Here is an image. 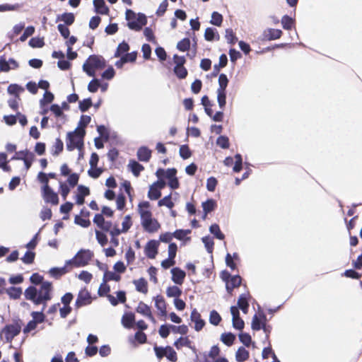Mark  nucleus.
<instances>
[{
    "label": "nucleus",
    "instance_id": "obj_14",
    "mask_svg": "<svg viewBox=\"0 0 362 362\" xmlns=\"http://www.w3.org/2000/svg\"><path fill=\"white\" fill-rule=\"evenodd\" d=\"M116 297L108 294L106 297L112 306H117L119 303H124L127 300V293L124 290H119L115 292Z\"/></svg>",
    "mask_w": 362,
    "mask_h": 362
},
{
    "label": "nucleus",
    "instance_id": "obj_8",
    "mask_svg": "<svg viewBox=\"0 0 362 362\" xmlns=\"http://www.w3.org/2000/svg\"><path fill=\"white\" fill-rule=\"evenodd\" d=\"M283 32L280 29L267 28L263 31L258 39L261 41H272L281 38Z\"/></svg>",
    "mask_w": 362,
    "mask_h": 362
},
{
    "label": "nucleus",
    "instance_id": "obj_58",
    "mask_svg": "<svg viewBox=\"0 0 362 362\" xmlns=\"http://www.w3.org/2000/svg\"><path fill=\"white\" fill-rule=\"evenodd\" d=\"M216 145L223 149H228L230 147L228 137L226 135H219L216 139Z\"/></svg>",
    "mask_w": 362,
    "mask_h": 362
},
{
    "label": "nucleus",
    "instance_id": "obj_47",
    "mask_svg": "<svg viewBox=\"0 0 362 362\" xmlns=\"http://www.w3.org/2000/svg\"><path fill=\"white\" fill-rule=\"evenodd\" d=\"M173 72L179 79H185L188 74V71L184 66H175Z\"/></svg>",
    "mask_w": 362,
    "mask_h": 362
},
{
    "label": "nucleus",
    "instance_id": "obj_19",
    "mask_svg": "<svg viewBox=\"0 0 362 362\" xmlns=\"http://www.w3.org/2000/svg\"><path fill=\"white\" fill-rule=\"evenodd\" d=\"M227 90L226 88H218L216 90V99L218 107L224 110L226 105Z\"/></svg>",
    "mask_w": 362,
    "mask_h": 362
},
{
    "label": "nucleus",
    "instance_id": "obj_27",
    "mask_svg": "<svg viewBox=\"0 0 362 362\" xmlns=\"http://www.w3.org/2000/svg\"><path fill=\"white\" fill-rule=\"evenodd\" d=\"M281 23L284 30H291L295 26L296 20L290 16L285 14L281 18Z\"/></svg>",
    "mask_w": 362,
    "mask_h": 362
},
{
    "label": "nucleus",
    "instance_id": "obj_46",
    "mask_svg": "<svg viewBox=\"0 0 362 362\" xmlns=\"http://www.w3.org/2000/svg\"><path fill=\"white\" fill-rule=\"evenodd\" d=\"M190 45V39L185 37L177 42L176 48L180 52H186L189 49Z\"/></svg>",
    "mask_w": 362,
    "mask_h": 362
},
{
    "label": "nucleus",
    "instance_id": "obj_62",
    "mask_svg": "<svg viewBox=\"0 0 362 362\" xmlns=\"http://www.w3.org/2000/svg\"><path fill=\"white\" fill-rule=\"evenodd\" d=\"M107 281H103L100 284L98 290V295L100 297L107 296L110 292V286L107 284Z\"/></svg>",
    "mask_w": 362,
    "mask_h": 362
},
{
    "label": "nucleus",
    "instance_id": "obj_38",
    "mask_svg": "<svg viewBox=\"0 0 362 362\" xmlns=\"http://www.w3.org/2000/svg\"><path fill=\"white\" fill-rule=\"evenodd\" d=\"M202 242L204 243L206 252L211 254V255L214 251V241L213 238L209 235H205L202 238Z\"/></svg>",
    "mask_w": 362,
    "mask_h": 362
},
{
    "label": "nucleus",
    "instance_id": "obj_9",
    "mask_svg": "<svg viewBox=\"0 0 362 362\" xmlns=\"http://www.w3.org/2000/svg\"><path fill=\"white\" fill-rule=\"evenodd\" d=\"M159 243L156 240H148L144 246V254L149 259H154L158 252Z\"/></svg>",
    "mask_w": 362,
    "mask_h": 362
},
{
    "label": "nucleus",
    "instance_id": "obj_15",
    "mask_svg": "<svg viewBox=\"0 0 362 362\" xmlns=\"http://www.w3.org/2000/svg\"><path fill=\"white\" fill-rule=\"evenodd\" d=\"M93 10L97 14L99 15H108L110 8L106 5L105 0H93Z\"/></svg>",
    "mask_w": 362,
    "mask_h": 362
},
{
    "label": "nucleus",
    "instance_id": "obj_31",
    "mask_svg": "<svg viewBox=\"0 0 362 362\" xmlns=\"http://www.w3.org/2000/svg\"><path fill=\"white\" fill-rule=\"evenodd\" d=\"M250 353L245 346H240L235 353V360L238 362H244L249 358Z\"/></svg>",
    "mask_w": 362,
    "mask_h": 362
},
{
    "label": "nucleus",
    "instance_id": "obj_41",
    "mask_svg": "<svg viewBox=\"0 0 362 362\" xmlns=\"http://www.w3.org/2000/svg\"><path fill=\"white\" fill-rule=\"evenodd\" d=\"M192 344V341L189 339L187 336L182 338L180 337L177 339H176L174 343L173 346L177 349H180L182 346L187 347L189 346V344Z\"/></svg>",
    "mask_w": 362,
    "mask_h": 362
},
{
    "label": "nucleus",
    "instance_id": "obj_37",
    "mask_svg": "<svg viewBox=\"0 0 362 362\" xmlns=\"http://www.w3.org/2000/svg\"><path fill=\"white\" fill-rule=\"evenodd\" d=\"M34 250H28L25 252L24 255L21 258V261L25 264H31L34 262L35 258L36 256L35 252Z\"/></svg>",
    "mask_w": 362,
    "mask_h": 362
},
{
    "label": "nucleus",
    "instance_id": "obj_39",
    "mask_svg": "<svg viewBox=\"0 0 362 362\" xmlns=\"http://www.w3.org/2000/svg\"><path fill=\"white\" fill-rule=\"evenodd\" d=\"M42 228H40L39 230L33 235L32 239L25 245V247L28 250H35L37 245H38L39 241L40 240V233L42 230Z\"/></svg>",
    "mask_w": 362,
    "mask_h": 362
},
{
    "label": "nucleus",
    "instance_id": "obj_30",
    "mask_svg": "<svg viewBox=\"0 0 362 362\" xmlns=\"http://www.w3.org/2000/svg\"><path fill=\"white\" fill-rule=\"evenodd\" d=\"M220 339L225 345L230 346L235 341L236 335L231 332H223L221 334Z\"/></svg>",
    "mask_w": 362,
    "mask_h": 362
},
{
    "label": "nucleus",
    "instance_id": "obj_28",
    "mask_svg": "<svg viewBox=\"0 0 362 362\" xmlns=\"http://www.w3.org/2000/svg\"><path fill=\"white\" fill-rule=\"evenodd\" d=\"M133 284L135 285L137 291L142 293L148 292V282L145 278L141 277L139 279L134 280Z\"/></svg>",
    "mask_w": 362,
    "mask_h": 362
},
{
    "label": "nucleus",
    "instance_id": "obj_16",
    "mask_svg": "<svg viewBox=\"0 0 362 362\" xmlns=\"http://www.w3.org/2000/svg\"><path fill=\"white\" fill-rule=\"evenodd\" d=\"M151 150L146 146H141L137 150L136 156L139 161L148 162L151 158Z\"/></svg>",
    "mask_w": 362,
    "mask_h": 362
},
{
    "label": "nucleus",
    "instance_id": "obj_49",
    "mask_svg": "<svg viewBox=\"0 0 362 362\" xmlns=\"http://www.w3.org/2000/svg\"><path fill=\"white\" fill-rule=\"evenodd\" d=\"M30 315L33 317L32 320H35L37 325L43 323L47 320L46 315L43 313V309H41L40 311H33Z\"/></svg>",
    "mask_w": 362,
    "mask_h": 362
},
{
    "label": "nucleus",
    "instance_id": "obj_12",
    "mask_svg": "<svg viewBox=\"0 0 362 362\" xmlns=\"http://www.w3.org/2000/svg\"><path fill=\"white\" fill-rule=\"evenodd\" d=\"M190 320L194 323V328L197 332L201 331L206 325V321L202 318L197 308L192 309L190 314Z\"/></svg>",
    "mask_w": 362,
    "mask_h": 362
},
{
    "label": "nucleus",
    "instance_id": "obj_17",
    "mask_svg": "<svg viewBox=\"0 0 362 362\" xmlns=\"http://www.w3.org/2000/svg\"><path fill=\"white\" fill-rule=\"evenodd\" d=\"M159 181L156 180L152 185L149 186V189L147 194V197L150 200H157L158 199L161 195V190L157 185H158Z\"/></svg>",
    "mask_w": 362,
    "mask_h": 362
},
{
    "label": "nucleus",
    "instance_id": "obj_54",
    "mask_svg": "<svg viewBox=\"0 0 362 362\" xmlns=\"http://www.w3.org/2000/svg\"><path fill=\"white\" fill-rule=\"evenodd\" d=\"M223 17L222 14L218 11H213L211 13V18L209 23L215 26H221L223 23Z\"/></svg>",
    "mask_w": 362,
    "mask_h": 362
},
{
    "label": "nucleus",
    "instance_id": "obj_64",
    "mask_svg": "<svg viewBox=\"0 0 362 362\" xmlns=\"http://www.w3.org/2000/svg\"><path fill=\"white\" fill-rule=\"evenodd\" d=\"M96 130L99 137L101 136L106 141L109 139L110 129L105 124L98 125Z\"/></svg>",
    "mask_w": 362,
    "mask_h": 362
},
{
    "label": "nucleus",
    "instance_id": "obj_40",
    "mask_svg": "<svg viewBox=\"0 0 362 362\" xmlns=\"http://www.w3.org/2000/svg\"><path fill=\"white\" fill-rule=\"evenodd\" d=\"M121 279V274L119 273H116L115 271L111 272L108 269L107 270L105 274H103V281H114L116 282L119 281Z\"/></svg>",
    "mask_w": 362,
    "mask_h": 362
},
{
    "label": "nucleus",
    "instance_id": "obj_44",
    "mask_svg": "<svg viewBox=\"0 0 362 362\" xmlns=\"http://www.w3.org/2000/svg\"><path fill=\"white\" fill-rule=\"evenodd\" d=\"M166 358L170 362H176L177 360V356L176 351L173 348L169 345L164 346Z\"/></svg>",
    "mask_w": 362,
    "mask_h": 362
},
{
    "label": "nucleus",
    "instance_id": "obj_57",
    "mask_svg": "<svg viewBox=\"0 0 362 362\" xmlns=\"http://www.w3.org/2000/svg\"><path fill=\"white\" fill-rule=\"evenodd\" d=\"M74 223L82 228H87L90 226L91 223L88 218H84L81 215H76L74 217Z\"/></svg>",
    "mask_w": 362,
    "mask_h": 362
},
{
    "label": "nucleus",
    "instance_id": "obj_29",
    "mask_svg": "<svg viewBox=\"0 0 362 362\" xmlns=\"http://www.w3.org/2000/svg\"><path fill=\"white\" fill-rule=\"evenodd\" d=\"M209 232L217 240H223L226 238L225 234L221 230L220 226L218 223H212L209 226Z\"/></svg>",
    "mask_w": 362,
    "mask_h": 362
},
{
    "label": "nucleus",
    "instance_id": "obj_26",
    "mask_svg": "<svg viewBox=\"0 0 362 362\" xmlns=\"http://www.w3.org/2000/svg\"><path fill=\"white\" fill-rule=\"evenodd\" d=\"M49 110L57 118L62 120V124L65 123L66 120V115H65L63 110H61L59 105L57 103H52L49 106Z\"/></svg>",
    "mask_w": 362,
    "mask_h": 362
},
{
    "label": "nucleus",
    "instance_id": "obj_24",
    "mask_svg": "<svg viewBox=\"0 0 362 362\" xmlns=\"http://www.w3.org/2000/svg\"><path fill=\"white\" fill-rule=\"evenodd\" d=\"M202 207L205 213H211L217 208V202L213 198H208L206 201L202 202Z\"/></svg>",
    "mask_w": 362,
    "mask_h": 362
},
{
    "label": "nucleus",
    "instance_id": "obj_25",
    "mask_svg": "<svg viewBox=\"0 0 362 362\" xmlns=\"http://www.w3.org/2000/svg\"><path fill=\"white\" fill-rule=\"evenodd\" d=\"M6 293L11 299H19L23 294V289L21 287H16L14 286L6 288Z\"/></svg>",
    "mask_w": 362,
    "mask_h": 362
},
{
    "label": "nucleus",
    "instance_id": "obj_23",
    "mask_svg": "<svg viewBox=\"0 0 362 362\" xmlns=\"http://www.w3.org/2000/svg\"><path fill=\"white\" fill-rule=\"evenodd\" d=\"M24 91V88L18 83H11L7 88V93L10 95L21 100L20 94Z\"/></svg>",
    "mask_w": 362,
    "mask_h": 362
},
{
    "label": "nucleus",
    "instance_id": "obj_6",
    "mask_svg": "<svg viewBox=\"0 0 362 362\" xmlns=\"http://www.w3.org/2000/svg\"><path fill=\"white\" fill-rule=\"evenodd\" d=\"M42 197L45 203L51 204L53 206H56L59 204V198L58 194L54 191V189L49 186L41 187Z\"/></svg>",
    "mask_w": 362,
    "mask_h": 362
},
{
    "label": "nucleus",
    "instance_id": "obj_32",
    "mask_svg": "<svg viewBox=\"0 0 362 362\" xmlns=\"http://www.w3.org/2000/svg\"><path fill=\"white\" fill-rule=\"evenodd\" d=\"M129 45L125 40H123L118 45L115 52L114 57H119L124 56L127 52H129Z\"/></svg>",
    "mask_w": 362,
    "mask_h": 362
},
{
    "label": "nucleus",
    "instance_id": "obj_13",
    "mask_svg": "<svg viewBox=\"0 0 362 362\" xmlns=\"http://www.w3.org/2000/svg\"><path fill=\"white\" fill-rule=\"evenodd\" d=\"M87 60L91 64L95 70H102L107 65V62L102 55L94 54H90L88 57Z\"/></svg>",
    "mask_w": 362,
    "mask_h": 362
},
{
    "label": "nucleus",
    "instance_id": "obj_59",
    "mask_svg": "<svg viewBox=\"0 0 362 362\" xmlns=\"http://www.w3.org/2000/svg\"><path fill=\"white\" fill-rule=\"evenodd\" d=\"M95 238L102 247L105 246L108 243L107 235L105 232L95 230Z\"/></svg>",
    "mask_w": 362,
    "mask_h": 362
},
{
    "label": "nucleus",
    "instance_id": "obj_43",
    "mask_svg": "<svg viewBox=\"0 0 362 362\" xmlns=\"http://www.w3.org/2000/svg\"><path fill=\"white\" fill-rule=\"evenodd\" d=\"M28 45L32 48H41L45 45L43 37H33L28 41Z\"/></svg>",
    "mask_w": 362,
    "mask_h": 362
},
{
    "label": "nucleus",
    "instance_id": "obj_4",
    "mask_svg": "<svg viewBox=\"0 0 362 362\" xmlns=\"http://www.w3.org/2000/svg\"><path fill=\"white\" fill-rule=\"evenodd\" d=\"M42 290H43V293L38 295V298L33 304L35 305H42V309H43L44 311L47 303L52 298V283L49 281H43L42 283Z\"/></svg>",
    "mask_w": 362,
    "mask_h": 362
},
{
    "label": "nucleus",
    "instance_id": "obj_21",
    "mask_svg": "<svg viewBox=\"0 0 362 362\" xmlns=\"http://www.w3.org/2000/svg\"><path fill=\"white\" fill-rule=\"evenodd\" d=\"M86 132L85 129H79L74 134L76 148L78 150L83 149L84 148V137L86 136Z\"/></svg>",
    "mask_w": 362,
    "mask_h": 362
},
{
    "label": "nucleus",
    "instance_id": "obj_10",
    "mask_svg": "<svg viewBox=\"0 0 362 362\" xmlns=\"http://www.w3.org/2000/svg\"><path fill=\"white\" fill-rule=\"evenodd\" d=\"M42 291L43 290H42V284L40 285L39 289L35 286L30 285L25 288L23 294L25 298L27 300H30L33 303H34L37 298H38V295H41V293H43Z\"/></svg>",
    "mask_w": 362,
    "mask_h": 362
},
{
    "label": "nucleus",
    "instance_id": "obj_1",
    "mask_svg": "<svg viewBox=\"0 0 362 362\" xmlns=\"http://www.w3.org/2000/svg\"><path fill=\"white\" fill-rule=\"evenodd\" d=\"M149 202L142 201L138 204V212L141 216V224L144 230L148 233H153L160 228V224L156 218L152 217Z\"/></svg>",
    "mask_w": 362,
    "mask_h": 362
},
{
    "label": "nucleus",
    "instance_id": "obj_35",
    "mask_svg": "<svg viewBox=\"0 0 362 362\" xmlns=\"http://www.w3.org/2000/svg\"><path fill=\"white\" fill-rule=\"evenodd\" d=\"M64 150V143L62 140L58 137L55 139V142L52 147L51 153L54 156H59Z\"/></svg>",
    "mask_w": 362,
    "mask_h": 362
},
{
    "label": "nucleus",
    "instance_id": "obj_7",
    "mask_svg": "<svg viewBox=\"0 0 362 362\" xmlns=\"http://www.w3.org/2000/svg\"><path fill=\"white\" fill-rule=\"evenodd\" d=\"M92 302L91 293L86 289L81 290L75 301L74 307L76 310H78L83 306L90 305Z\"/></svg>",
    "mask_w": 362,
    "mask_h": 362
},
{
    "label": "nucleus",
    "instance_id": "obj_45",
    "mask_svg": "<svg viewBox=\"0 0 362 362\" xmlns=\"http://www.w3.org/2000/svg\"><path fill=\"white\" fill-rule=\"evenodd\" d=\"M131 343H134V341H136L139 344H143L147 341V336L144 332L137 331L135 332L134 339L132 337L129 339Z\"/></svg>",
    "mask_w": 362,
    "mask_h": 362
},
{
    "label": "nucleus",
    "instance_id": "obj_61",
    "mask_svg": "<svg viewBox=\"0 0 362 362\" xmlns=\"http://www.w3.org/2000/svg\"><path fill=\"white\" fill-rule=\"evenodd\" d=\"M35 159V153L30 151L26 155V156L24 157V160H22L24 163V166L26 170H29L31 168Z\"/></svg>",
    "mask_w": 362,
    "mask_h": 362
},
{
    "label": "nucleus",
    "instance_id": "obj_2",
    "mask_svg": "<svg viewBox=\"0 0 362 362\" xmlns=\"http://www.w3.org/2000/svg\"><path fill=\"white\" fill-rule=\"evenodd\" d=\"M125 20L127 21L128 28L136 32L141 31L148 23L147 16L145 13H136L130 8H127L125 11Z\"/></svg>",
    "mask_w": 362,
    "mask_h": 362
},
{
    "label": "nucleus",
    "instance_id": "obj_18",
    "mask_svg": "<svg viewBox=\"0 0 362 362\" xmlns=\"http://www.w3.org/2000/svg\"><path fill=\"white\" fill-rule=\"evenodd\" d=\"M127 168L129 170L131 171L136 177H139L141 173L144 170V165L134 159L129 160Z\"/></svg>",
    "mask_w": 362,
    "mask_h": 362
},
{
    "label": "nucleus",
    "instance_id": "obj_53",
    "mask_svg": "<svg viewBox=\"0 0 362 362\" xmlns=\"http://www.w3.org/2000/svg\"><path fill=\"white\" fill-rule=\"evenodd\" d=\"M91 121V117L87 115H81L80 120L78 122L77 127L75 129H85Z\"/></svg>",
    "mask_w": 362,
    "mask_h": 362
},
{
    "label": "nucleus",
    "instance_id": "obj_22",
    "mask_svg": "<svg viewBox=\"0 0 362 362\" xmlns=\"http://www.w3.org/2000/svg\"><path fill=\"white\" fill-rule=\"evenodd\" d=\"M204 39L209 42L218 40L220 35L216 28L214 27H208L205 30Z\"/></svg>",
    "mask_w": 362,
    "mask_h": 362
},
{
    "label": "nucleus",
    "instance_id": "obj_60",
    "mask_svg": "<svg viewBox=\"0 0 362 362\" xmlns=\"http://www.w3.org/2000/svg\"><path fill=\"white\" fill-rule=\"evenodd\" d=\"M35 28L33 25H28L23 31V33L20 36L19 39L16 41L25 42L29 37L32 36L35 33Z\"/></svg>",
    "mask_w": 362,
    "mask_h": 362
},
{
    "label": "nucleus",
    "instance_id": "obj_56",
    "mask_svg": "<svg viewBox=\"0 0 362 362\" xmlns=\"http://www.w3.org/2000/svg\"><path fill=\"white\" fill-rule=\"evenodd\" d=\"M239 341L246 347H249L252 343V337L247 332L241 331L238 334Z\"/></svg>",
    "mask_w": 362,
    "mask_h": 362
},
{
    "label": "nucleus",
    "instance_id": "obj_48",
    "mask_svg": "<svg viewBox=\"0 0 362 362\" xmlns=\"http://www.w3.org/2000/svg\"><path fill=\"white\" fill-rule=\"evenodd\" d=\"M179 155L183 160H187L192 156V151L188 144H182L180 146Z\"/></svg>",
    "mask_w": 362,
    "mask_h": 362
},
{
    "label": "nucleus",
    "instance_id": "obj_20",
    "mask_svg": "<svg viewBox=\"0 0 362 362\" xmlns=\"http://www.w3.org/2000/svg\"><path fill=\"white\" fill-rule=\"evenodd\" d=\"M135 322V314L133 312H125L122 317L121 323L126 329H131Z\"/></svg>",
    "mask_w": 362,
    "mask_h": 362
},
{
    "label": "nucleus",
    "instance_id": "obj_36",
    "mask_svg": "<svg viewBox=\"0 0 362 362\" xmlns=\"http://www.w3.org/2000/svg\"><path fill=\"white\" fill-rule=\"evenodd\" d=\"M158 206H166L169 209H171L174 207L175 204L172 201V193L165 196L162 199H160L158 202Z\"/></svg>",
    "mask_w": 362,
    "mask_h": 362
},
{
    "label": "nucleus",
    "instance_id": "obj_5",
    "mask_svg": "<svg viewBox=\"0 0 362 362\" xmlns=\"http://www.w3.org/2000/svg\"><path fill=\"white\" fill-rule=\"evenodd\" d=\"M76 260L74 262V267H83L88 265L94 256V253L89 249H81L75 255Z\"/></svg>",
    "mask_w": 362,
    "mask_h": 362
},
{
    "label": "nucleus",
    "instance_id": "obj_50",
    "mask_svg": "<svg viewBox=\"0 0 362 362\" xmlns=\"http://www.w3.org/2000/svg\"><path fill=\"white\" fill-rule=\"evenodd\" d=\"M222 320V317L220 314L216 310H212L209 313V321L212 325L217 326L220 324Z\"/></svg>",
    "mask_w": 362,
    "mask_h": 362
},
{
    "label": "nucleus",
    "instance_id": "obj_63",
    "mask_svg": "<svg viewBox=\"0 0 362 362\" xmlns=\"http://www.w3.org/2000/svg\"><path fill=\"white\" fill-rule=\"evenodd\" d=\"M228 54L230 57V62L235 64L238 59L242 58V53L235 48L230 47L228 50Z\"/></svg>",
    "mask_w": 362,
    "mask_h": 362
},
{
    "label": "nucleus",
    "instance_id": "obj_55",
    "mask_svg": "<svg viewBox=\"0 0 362 362\" xmlns=\"http://www.w3.org/2000/svg\"><path fill=\"white\" fill-rule=\"evenodd\" d=\"M225 32V37L227 40V42L232 45H235L238 42V37L235 33L233 32V29L230 28H226Z\"/></svg>",
    "mask_w": 362,
    "mask_h": 362
},
{
    "label": "nucleus",
    "instance_id": "obj_51",
    "mask_svg": "<svg viewBox=\"0 0 362 362\" xmlns=\"http://www.w3.org/2000/svg\"><path fill=\"white\" fill-rule=\"evenodd\" d=\"M234 158L235 159V161L234 165L233 167V171L235 173H238L243 169V156L240 153H237L234 156Z\"/></svg>",
    "mask_w": 362,
    "mask_h": 362
},
{
    "label": "nucleus",
    "instance_id": "obj_52",
    "mask_svg": "<svg viewBox=\"0 0 362 362\" xmlns=\"http://www.w3.org/2000/svg\"><path fill=\"white\" fill-rule=\"evenodd\" d=\"M169 327L170 329H171L172 332H173L174 334L180 333L182 335L187 334L189 331L188 327L186 325H181L177 326L170 324Z\"/></svg>",
    "mask_w": 362,
    "mask_h": 362
},
{
    "label": "nucleus",
    "instance_id": "obj_42",
    "mask_svg": "<svg viewBox=\"0 0 362 362\" xmlns=\"http://www.w3.org/2000/svg\"><path fill=\"white\" fill-rule=\"evenodd\" d=\"M92 106L93 101L90 97L84 98L78 103V109L81 112H87Z\"/></svg>",
    "mask_w": 362,
    "mask_h": 362
},
{
    "label": "nucleus",
    "instance_id": "obj_11",
    "mask_svg": "<svg viewBox=\"0 0 362 362\" xmlns=\"http://www.w3.org/2000/svg\"><path fill=\"white\" fill-rule=\"evenodd\" d=\"M170 273L171 280L175 284L181 286L184 283L186 276L185 270L178 267H174L171 269Z\"/></svg>",
    "mask_w": 362,
    "mask_h": 362
},
{
    "label": "nucleus",
    "instance_id": "obj_33",
    "mask_svg": "<svg viewBox=\"0 0 362 362\" xmlns=\"http://www.w3.org/2000/svg\"><path fill=\"white\" fill-rule=\"evenodd\" d=\"M182 293V291L180 288L177 285L169 286L166 289V296L168 298H177L180 297Z\"/></svg>",
    "mask_w": 362,
    "mask_h": 362
},
{
    "label": "nucleus",
    "instance_id": "obj_3",
    "mask_svg": "<svg viewBox=\"0 0 362 362\" xmlns=\"http://www.w3.org/2000/svg\"><path fill=\"white\" fill-rule=\"evenodd\" d=\"M22 325L23 321L20 317H17L13 320L11 324L6 325L4 327L0 332V335L1 332H4L6 342H11L13 339L20 334Z\"/></svg>",
    "mask_w": 362,
    "mask_h": 362
},
{
    "label": "nucleus",
    "instance_id": "obj_34",
    "mask_svg": "<svg viewBox=\"0 0 362 362\" xmlns=\"http://www.w3.org/2000/svg\"><path fill=\"white\" fill-rule=\"evenodd\" d=\"M76 129H74L72 132H69L66 134V150L68 151H72L74 149H76V144L74 141V134L76 133Z\"/></svg>",
    "mask_w": 362,
    "mask_h": 362
}]
</instances>
